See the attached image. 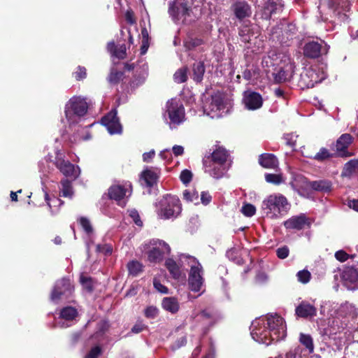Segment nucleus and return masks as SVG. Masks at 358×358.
I'll return each mask as SVG.
<instances>
[{
  "mask_svg": "<svg viewBox=\"0 0 358 358\" xmlns=\"http://www.w3.org/2000/svg\"><path fill=\"white\" fill-rule=\"evenodd\" d=\"M352 138L351 135L348 134H344L340 136L336 144V150L339 155L342 157H347L350 155L349 152L346 151V149L352 143Z\"/></svg>",
  "mask_w": 358,
  "mask_h": 358,
  "instance_id": "a878e982",
  "label": "nucleus"
},
{
  "mask_svg": "<svg viewBox=\"0 0 358 358\" xmlns=\"http://www.w3.org/2000/svg\"><path fill=\"white\" fill-rule=\"evenodd\" d=\"M187 79V69L182 67L176 71L173 75V80L177 83H182Z\"/></svg>",
  "mask_w": 358,
  "mask_h": 358,
  "instance_id": "79ce46f5",
  "label": "nucleus"
},
{
  "mask_svg": "<svg viewBox=\"0 0 358 358\" xmlns=\"http://www.w3.org/2000/svg\"><path fill=\"white\" fill-rule=\"evenodd\" d=\"M164 117H168L171 129L176 128L185 122V108L179 99L173 98L166 102Z\"/></svg>",
  "mask_w": 358,
  "mask_h": 358,
  "instance_id": "6e6552de",
  "label": "nucleus"
},
{
  "mask_svg": "<svg viewBox=\"0 0 358 358\" xmlns=\"http://www.w3.org/2000/svg\"><path fill=\"white\" fill-rule=\"evenodd\" d=\"M79 222L83 229L87 234H90L92 233L93 229L90 220L87 218L82 217L79 219Z\"/></svg>",
  "mask_w": 358,
  "mask_h": 358,
  "instance_id": "8fccbe9b",
  "label": "nucleus"
},
{
  "mask_svg": "<svg viewBox=\"0 0 358 358\" xmlns=\"http://www.w3.org/2000/svg\"><path fill=\"white\" fill-rule=\"evenodd\" d=\"M180 180L182 183L187 185L190 182L192 179V173L187 169L183 170L180 176Z\"/></svg>",
  "mask_w": 358,
  "mask_h": 358,
  "instance_id": "864d4df0",
  "label": "nucleus"
},
{
  "mask_svg": "<svg viewBox=\"0 0 358 358\" xmlns=\"http://www.w3.org/2000/svg\"><path fill=\"white\" fill-rule=\"evenodd\" d=\"M327 77V73L323 67L315 66L306 69L301 75V80L304 83L306 87H313L315 84L322 82Z\"/></svg>",
  "mask_w": 358,
  "mask_h": 358,
  "instance_id": "ddd939ff",
  "label": "nucleus"
},
{
  "mask_svg": "<svg viewBox=\"0 0 358 358\" xmlns=\"http://www.w3.org/2000/svg\"><path fill=\"white\" fill-rule=\"evenodd\" d=\"M117 113L116 109H113L101 119L102 124L110 134H121L122 131Z\"/></svg>",
  "mask_w": 358,
  "mask_h": 358,
  "instance_id": "a211bd4d",
  "label": "nucleus"
},
{
  "mask_svg": "<svg viewBox=\"0 0 358 358\" xmlns=\"http://www.w3.org/2000/svg\"><path fill=\"white\" fill-rule=\"evenodd\" d=\"M192 71L194 80L197 83L201 82L205 73L203 64L201 62H196L193 66Z\"/></svg>",
  "mask_w": 358,
  "mask_h": 358,
  "instance_id": "e433bc0d",
  "label": "nucleus"
},
{
  "mask_svg": "<svg viewBox=\"0 0 358 358\" xmlns=\"http://www.w3.org/2000/svg\"><path fill=\"white\" fill-rule=\"evenodd\" d=\"M55 165L57 168L66 176L75 180L80 175V169L75 166L68 160L64 159L63 155L57 152L55 157Z\"/></svg>",
  "mask_w": 358,
  "mask_h": 358,
  "instance_id": "2eb2a0df",
  "label": "nucleus"
},
{
  "mask_svg": "<svg viewBox=\"0 0 358 358\" xmlns=\"http://www.w3.org/2000/svg\"><path fill=\"white\" fill-rule=\"evenodd\" d=\"M107 50L112 57H117V59H124L126 56L125 45H121L117 48L114 42H109L107 45Z\"/></svg>",
  "mask_w": 358,
  "mask_h": 358,
  "instance_id": "c756f323",
  "label": "nucleus"
},
{
  "mask_svg": "<svg viewBox=\"0 0 358 358\" xmlns=\"http://www.w3.org/2000/svg\"><path fill=\"white\" fill-rule=\"evenodd\" d=\"M148 76V66L144 64L138 77H135L131 82L133 87H136L144 83Z\"/></svg>",
  "mask_w": 358,
  "mask_h": 358,
  "instance_id": "ea45409f",
  "label": "nucleus"
},
{
  "mask_svg": "<svg viewBox=\"0 0 358 358\" xmlns=\"http://www.w3.org/2000/svg\"><path fill=\"white\" fill-rule=\"evenodd\" d=\"M205 171L214 178H221L227 171L226 164H219L218 163L208 162H203Z\"/></svg>",
  "mask_w": 358,
  "mask_h": 358,
  "instance_id": "b1692460",
  "label": "nucleus"
},
{
  "mask_svg": "<svg viewBox=\"0 0 358 358\" xmlns=\"http://www.w3.org/2000/svg\"><path fill=\"white\" fill-rule=\"evenodd\" d=\"M96 250L99 252L104 253L105 255H110L112 252V248L109 245H97Z\"/></svg>",
  "mask_w": 358,
  "mask_h": 358,
  "instance_id": "680f3d73",
  "label": "nucleus"
},
{
  "mask_svg": "<svg viewBox=\"0 0 358 358\" xmlns=\"http://www.w3.org/2000/svg\"><path fill=\"white\" fill-rule=\"evenodd\" d=\"M74 74L76 80H82L86 77V69L85 67L78 66Z\"/></svg>",
  "mask_w": 358,
  "mask_h": 358,
  "instance_id": "052dcab7",
  "label": "nucleus"
},
{
  "mask_svg": "<svg viewBox=\"0 0 358 358\" xmlns=\"http://www.w3.org/2000/svg\"><path fill=\"white\" fill-rule=\"evenodd\" d=\"M183 199L187 202H192L195 204L199 203V194L194 189H185L183 193Z\"/></svg>",
  "mask_w": 358,
  "mask_h": 358,
  "instance_id": "4c0bfd02",
  "label": "nucleus"
},
{
  "mask_svg": "<svg viewBox=\"0 0 358 358\" xmlns=\"http://www.w3.org/2000/svg\"><path fill=\"white\" fill-rule=\"evenodd\" d=\"M123 73L112 69L108 77V80L111 84H117L120 80L122 79Z\"/></svg>",
  "mask_w": 358,
  "mask_h": 358,
  "instance_id": "c03bdc74",
  "label": "nucleus"
},
{
  "mask_svg": "<svg viewBox=\"0 0 358 358\" xmlns=\"http://www.w3.org/2000/svg\"><path fill=\"white\" fill-rule=\"evenodd\" d=\"M276 253L279 258L285 259L289 255V249L287 247L280 248L277 250Z\"/></svg>",
  "mask_w": 358,
  "mask_h": 358,
  "instance_id": "e2e57ef3",
  "label": "nucleus"
},
{
  "mask_svg": "<svg viewBox=\"0 0 358 358\" xmlns=\"http://www.w3.org/2000/svg\"><path fill=\"white\" fill-rule=\"evenodd\" d=\"M231 9L236 17L242 20L252 14L250 6L245 1H237L231 6Z\"/></svg>",
  "mask_w": 358,
  "mask_h": 358,
  "instance_id": "412c9836",
  "label": "nucleus"
},
{
  "mask_svg": "<svg viewBox=\"0 0 358 358\" xmlns=\"http://www.w3.org/2000/svg\"><path fill=\"white\" fill-rule=\"evenodd\" d=\"M227 158V151L223 148H218L212 153L211 160L210 162L218 163L219 164H225Z\"/></svg>",
  "mask_w": 358,
  "mask_h": 358,
  "instance_id": "72a5a7b5",
  "label": "nucleus"
},
{
  "mask_svg": "<svg viewBox=\"0 0 358 358\" xmlns=\"http://www.w3.org/2000/svg\"><path fill=\"white\" fill-rule=\"evenodd\" d=\"M328 4L330 8L335 10L346 12L350 8L349 0H329Z\"/></svg>",
  "mask_w": 358,
  "mask_h": 358,
  "instance_id": "2f4dec72",
  "label": "nucleus"
},
{
  "mask_svg": "<svg viewBox=\"0 0 358 358\" xmlns=\"http://www.w3.org/2000/svg\"><path fill=\"white\" fill-rule=\"evenodd\" d=\"M129 215L137 226L141 227L143 225V222L140 218V216L137 210H136L135 209L129 210Z\"/></svg>",
  "mask_w": 358,
  "mask_h": 358,
  "instance_id": "6e6d98bb",
  "label": "nucleus"
},
{
  "mask_svg": "<svg viewBox=\"0 0 358 358\" xmlns=\"http://www.w3.org/2000/svg\"><path fill=\"white\" fill-rule=\"evenodd\" d=\"M281 9L282 5L280 3H277L273 0H268L264 6L263 17L268 19L273 13Z\"/></svg>",
  "mask_w": 358,
  "mask_h": 358,
  "instance_id": "7c9ffc66",
  "label": "nucleus"
},
{
  "mask_svg": "<svg viewBox=\"0 0 358 358\" xmlns=\"http://www.w3.org/2000/svg\"><path fill=\"white\" fill-rule=\"evenodd\" d=\"M88 105L86 100L80 96H73L65 105L64 113L69 127L78 124L87 113Z\"/></svg>",
  "mask_w": 358,
  "mask_h": 358,
  "instance_id": "39448f33",
  "label": "nucleus"
},
{
  "mask_svg": "<svg viewBox=\"0 0 358 358\" xmlns=\"http://www.w3.org/2000/svg\"><path fill=\"white\" fill-rule=\"evenodd\" d=\"M165 266L173 278L178 279L180 278L181 275L180 268L173 259H166L165 262Z\"/></svg>",
  "mask_w": 358,
  "mask_h": 358,
  "instance_id": "473e14b6",
  "label": "nucleus"
},
{
  "mask_svg": "<svg viewBox=\"0 0 358 358\" xmlns=\"http://www.w3.org/2000/svg\"><path fill=\"white\" fill-rule=\"evenodd\" d=\"M343 285L350 290L358 289V263L347 266L341 274Z\"/></svg>",
  "mask_w": 358,
  "mask_h": 358,
  "instance_id": "dca6fc26",
  "label": "nucleus"
},
{
  "mask_svg": "<svg viewBox=\"0 0 358 358\" xmlns=\"http://www.w3.org/2000/svg\"><path fill=\"white\" fill-rule=\"evenodd\" d=\"M101 352V348L95 346L89 352L84 358H98Z\"/></svg>",
  "mask_w": 358,
  "mask_h": 358,
  "instance_id": "13d9d810",
  "label": "nucleus"
},
{
  "mask_svg": "<svg viewBox=\"0 0 358 358\" xmlns=\"http://www.w3.org/2000/svg\"><path fill=\"white\" fill-rule=\"evenodd\" d=\"M212 197L208 192H203L201 194V203L204 205L208 204L211 201Z\"/></svg>",
  "mask_w": 358,
  "mask_h": 358,
  "instance_id": "338daca9",
  "label": "nucleus"
},
{
  "mask_svg": "<svg viewBox=\"0 0 358 358\" xmlns=\"http://www.w3.org/2000/svg\"><path fill=\"white\" fill-rule=\"evenodd\" d=\"M287 229L301 230L309 224L308 219L304 214L292 216L283 223Z\"/></svg>",
  "mask_w": 358,
  "mask_h": 358,
  "instance_id": "5701e85b",
  "label": "nucleus"
},
{
  "mask_svg": "<svg viewBox=\"0 0 358 358\" xmlns=\"http://www.w3.org/2000/svg\"><path fill=\"white\" fill-rule=\"evenodd\" d=\"M61 186L60 195L64 197L72 198L73 191L71 182L67 179H64L61 181Z\"/></svg>",
  "mask_w": 358,
  "mask_h": 358,
  "instance_id": "c9c22d12",
  "label": "nucleus"
},
{
  "mask_svg": "<svg viewBox=\"0 0 358 358\" xmlns=\"http://www.w3.org/2000/svg\"><path fill=\"white\" fill-rule=\"evenodd\" d=\"M250 334L255 341L268 345L272 341H278L285 338V322L277 314L257 318L252 322Z\"/></svg>",
  "mask_w": 358,
  "mask_h": 358,
  "instance_id": "f257e3e1",
  "label": "nucleus"
},
{
  "mask_svg": "<svg viewBox=\"0 0 358 358\" xmlns=\"http://www.w3.org/2000/svg\"><path fill=\"white\" fill-rule=\"evenodd\" d=\"M267 279V275L265 273L260 272L256 275L255 281L259 284H262L266 282Z\"/></svg>",
  "mask_w": 358,
  "mask_h": 358,
  "instance_id": "774afa93",
  "label": "nucleus"
},
{
  "mask_svg": "<svg viewBox=\"0 0 358 358\" xmlns=\"http://www.w3.org/2000/svg\"><path fill=\"white\" fill-rule=\"evenodd\" d=\"M145 316L149 319H155L158 316L159 309L154 306L147 307L144 310Z\"/></svg>",
  "mask_w": 358,
  "mask_h": 358,
  "instance_id": "49530a36",
  "label": "nucleus"
},
{
  "mask_svg": "<svg viewBox=\"0 0 358 358\" xmlns=\"http://www.w3.org/2000/svg\"><path fill=\"white\" fill-rule=\"evenodd\" d=\"M292 188L303 197L310 196V190L329 192L331 184L328 180L308 181L306 178L299 177L292 183Z\"/></svg>",
  "mask_w": 358,
  "mask_h": 358,
  "instance_id": "0eeeda50",
  "label": "nucleus"
},
{
  "mask_svg": "<svg viewBox=\"0 0 358 358\" xmlns=\"http://www.w3.org/2000/svg\"><path fill=\"white\" fill-rule=\"evenodd\" d=\"M158 171L152 168L145 169L141 173V179L145 181L148 187L152 186L156 183L158 178Z\"/></svg>",
  "mask_w": 358,
  "mask_h": 358,
  "instance_id": "cd10ccee",
  "label": "nucleus"
},
{
  "mask_svg": "<svg viewBox=\"0 0 358 358\" xmlns=\"http://www.w3.org/2000/svg\"><path fill=\"white\" fill-rule=\"evenodd\" d=\"M335 257L340 262H345L348 259L349 255L345 251L339 250L335 253Z\"/></svg>",
  "mask_w": 358,
  "mask_h": 358,
  "instance_id": "0e129e2a",
  "label": "nucleus"
},
{
  "mask_svg": "<svg viewBox=\"0 0 358 358\" xmlns=\"http://www.w3.org/2000/svg\"><path fill=\"white\" fill-rule=\"evenodd\" d=\"M73 291V286L69 278H62L55 283L50 299L55 303L68 299Z\"/></svg>",
  "mask_w": 358,
  "mask_h": 358,
  "instance_id": "9b49d317",
  "label": "nucleus"
},
{
  "mask_svg": "<svg viewBox=\"0 0 358 358\" xmlns=\"http://www.w3.org/2000/svg\"><path fill=\"white\" fill-rule=\"evenodd\" d=\"M202 0H174L169 3L168 13L176 23H189L194 20L195 11Z\"/></svg>",
  "mask_w": 358,
  "mask_h": 358,
  "instance_id": "f03ea898",
  "label": "nucleus"
},
{
  "mask_svg": "<svg viewBox=\"0 0 358 358\" xmlns=\"http://www.w3.org/2000/svg\"><path fill=\"white\" fill-rule=\"evenodd\" d=\"M261 95L255 92H245L243 96V103L248 110H257L262 106Z\"/></svg>",
  "mask_w": 358,
  "mask_h": 358,
  "instance_id": "4be33fe9",
  "label": "nucleus"
},
{
  "mask_svg": "<svg viewBox=\"0 0 358 358\" xmlns=\"http://www.w3.org/2000/svg\"><path fill=\"white\" fill-rule=\"evenodd\" d=\"M277 55V50H271L267 55L264 56L262 59V65L266 67H270V66H277L278 65H280V64L278 62H275L273 60H271V57L272 56H276Z\"/></svg>",
  "mask_w": 358,
  "mask_h": 358,
  "instance_id": "a19ab883",
  "label": "nucleus"
},
{
  "mask_svg": "<svg viewBox=\"0 0 358 358\" xmlns=\"http://www.w3.org/2000/svg\"><path fill=\"white\" fill-rule=\"evenodd\" d=\"M295 312L299 317L310 319L316 316L317 308L314 304L303 301L296 306Z\"/></svg>",
  "mask_w": 358,
  "mask_h": 358,
  "instance_id": "aec40b11",
  "label": "nucleus"
},
{
  "mask_svg": "<svg viewBox=\"0 0 358 358\" xmlns=\"http://www.w3.org/2000/svg\"><path fill=\"white\" fill-rule=\"evenodd\" d=\"M298 136L295 134H288L285 136V140L286 141L287 145L292 148L296 145V139Z\"/></svg>",
  "mask_w": 358,
  "mask_h": 358,
  "instance_id": "4d7b16f0",
  "label": "nucleus"
},
{
  "mask_svg": "<svg viewBox=\"0 0 358 358\" xmlns=\"http://www.w3.org/2000/svg\"><path fill=\"white\" fill-rule=\"evenodd\" d=\"M78 316L77 310L72 306L63 308L59 312V320L56 326L66 328L71 325L72 321Z\"/></svg>",
  "mask_w": 358,
  "mask_h": 358,
  "instance_id": "6ab92c4d",
  "label": "nucleus"
},
{
  "mask_svg": "<svg viewBox=\"0 0 358 358\" xmlns=\"http://www.w3.org/2000/svg\"><path fill=\"white\" fill-rule=\"evenodd\" d=\"M153 285L155 288L160 293H168V288L162 285L158 280L154 279Z\"/></svg>",
  "mask_w": 358,
  "mask_h": 358,
  "instance_id": "bf43d9fd",
  "label": "nucleus"
},
{
  "mask_svg": "<svg viewBox=\"0 0 358 358\" xmlns=\"http://www.w3.org/2000/svg\"><path fill=\"white\" fill-rule=\"evenodd\" d=\"M299 342L306 348L309 354L314 352L313 340L310 335L301 333Z\"/></svg>",
  "mask_w": 358,
  "mask_h": 358,
  "instance_id": "f704fd0d",
  "label": "nucleus"
},
{
  "mask_svg": "<svg viewBox=\"0 0 358 358\" xmlns=\"http://www.w3.org/2000/svg\"><path fill=\"white\" fill-rule=\"evenodd\" d=\"M337 318H355L357 315V308L349 302L342 303L336 312Z\"/></svg>",
  "mask_w": 358,
  "mask_h": 358,
  "instance_id": "393cba45",
  "label": "nucleus"
},
{
  "mask_svg": "<svg viewBox=\"0 0 358 358\" xmlns=\"http://www.w3.org/2000/svg\"><path fill=\"white\" fill-rule=\"evenodd\" d=\"M310 273L307 270L300 271L296 274L298 280L303 284H306L310 281Z\"/></svg>",
  "mask_w": 358,
  "mask_h": 358,
  "instance_id": "09e8293b",
  "label": "nucleus"
},
{
  "mask_svg": "<svg viewBox=\"0 0 358 358\" xmlns=\"http://www.w3.org/2000/svg\"><path fill=\"white\" fill-rule=\"evenodd\" d=\"M242 213L247 217H252L256 213V208L250 203L244 204L241 208Z\"/></svg>",
  "mask_w": 358,
  "mask_h": 358,
  "instance_id": "de8ad7c7",
  "label": "nucleus"
},
{
  "mask_svg": "<svg viewBox=\"0 0 358 358\" xmlns=\"http://www.w3.org/2000/svg\"><path fill=\"white\" fill-rule=\"evenodd\" d=\"M261 208L266 218L279 220L288 213L291 205L283 194L273 193L264 199Z\"/></svg>",
  "mask_w": 358,
  "mask_h": 358,
  "instance_id": "7ed1b4c3",
  "label": "nucleus"
},
{
  "mask_svg": "<svg viewBox=\"0 0 358 358\" xmlns=\"http://www.w3.org/2000/svg\"><path fill=\"white\" fill-rule=\"evenodd\" d=\"M265 180L267 182L274 185H280L283 182L281 174L266 173L265 174Z\"/></svg>",
  "mask_w": 358,
  "mask_h": 358,
  "instance_id": "a18cd8bd",
  "label": "nucleus"
},
{
  "mask_svg": "<svg viewBox=\"0 0 358 358\" xmlns=\"http://www.w3.org/2000/svg\"><path fill=\"white\" fill-rule=\"evenodd\" d=\"M203 43V41L197 38H189L185 42V45L187 48L191 49L199 46Z\"/></svg>",
  "mask_w": 358,
  "mask_h": 358,
  "instance_id": "3c124183",
  "label": "nucleus"
},
{
  "mask_svg": "<svg viewBox=\"0 0 358 358\" xmlns=\"http://www.w3.org/2000/svg\"><path fill=\"white\" fill-rule=\"evenodd\" d=\"M330 154L326 148H321L320 150L315 155L314 159L317 161H323L330 157Z\"/></svg>",
  "mask_w": 358,
  "mask_h": 358,
  "instance_id": "5fc2aeb1",
  "label": "nucleus"
},
{
  "mask_svg": "<svg viewBox=\"0 0 358 358\" xmlns=\"http://www.w3.org/2000/svg\"><path fill=\"white\" fill-rule=\"evenodd\" d=\"M162 307L166 311L175 314L179 310L180 304L174 297H164L162 301Z\"/></svg>",
  "mask_w": 358,
  "mask_h": 358,
  "instance_id": "c85d7f7f",
  "label": "nucleus"
},
{
  "mask_svg": "<svg viewBox=\"0 0 358 358\" xmlns=\"http://www.w3.org/2000/svg\"><path fill=\"white\" fill-rule=\"evenodd\" d=\"M129 273L133 276L138 275L143 271V265L138 261H131L127 264Z\"/></svg>",
  "mask_w": 358,
  "mask_h": 358,
  "instance_id": "58836bf2",
  "label": "nucleus"
},
{
  "mask_svg": "<svg viewBox=\"0 0 358 358\" xmlns=\"http://www.w3.org/2000/svg\"><path fill=\"white\" fill-rule=\"evenodd\" d=\"M329 46L323 41L309 42L303 48L304 55L310 58L319 57L323 54H327Z\"/></svg>",
  "mask_w": 358,
  "mask_h": 358,
  "instance_id": "f3484780",
  "label": "nucleus"
},
{
  "mask_svg": "<svg viewBox=\"0 0 358 358\" xmlns=\"http://www.w3.org/2000/svg\"><path fill=\"white\" fill-rule=\"evenodd\" d=\"M228 110L227 103L224 100L223 95L220 93L214 94L203 106V111L211 118L222 117Z\"/></svg>",
  "mask_w": 358,
  "mask_h": 358,
  "instance_id": "9d476101",
  "label": "nucleus"
},
{
  "mask_svg": "<svg viewBox=\"0 0 358 358\" xmlns=\"http://www.w3.org/2000/svg\"><path fill=\"white\" fill-rule=\"evenodd\" d=\"M80 282L83 285L85 288H86L88 290L92 289V283L90 278H87V277H85L83 275H81L80 277Z\"/></svg>",
  "mask_w": 358,
  "mask_h": 358,
  "instance_id": "69168bd1",
  "label": "nucleus"
},
{
  "mask_svg": "<svg viewBox=\"0 0 358 358\" xmlns=\"http://www.w3.org/2000/svg\"><path fill=\"white\" fill-rule=\"evenodd\" d=\"M45 201L48 203V205L50 207V209L52 213H54V210L52 209V207H55L57 206H61L62 204V201L58 199V198H53L52 199H49L48 195L47 193H45Z\"/></svg>",
  "mask_w": 358,
  "mask_h": 358,
  "instance_id": "603ef678",
  "label": "nucleus"
},
{
  "mask_svg": "<svg viewBox=\"0 0 358 358\" xmlns=\"http://www.w3.org/2000/svg\"><path fill=\"white\" fill-rule=\"evenodd\" d=\"M280 62H283L282 64L278 65V72L273 73L275 80L279 83L289 80L292 77L295 68L289 55H282Z\"/></svg>",
  "mask_w": 358,
  "mask_h": 358,
  "instance_id": "4468645a",
  "label": "nucleus"
},
{
  "mask_svg": "<svg viewBox=\"0 0 358 358\" xmlns=\"http://www.w3.org/2000/svg\"><path fill=\"white\" fill-rule=\"evenodd\" d=\"M259 162L264 168L276 169L278 166V161L272 154H262L259 156Z\"/></svg>",
  "mask_w": 358,
  "mask_h": 358,
  "instance_id": "bb28decb",
  "label": "nucleus"
},
{
  "mask_svg": "<svg viewBox=\"0 0 358 358\" xmlns=\"http://www.w3.org/2000/svg\"><path fill=\"white\" fill-rule=\"evenodd\" d=\"M180 260L183 263L187 264L190 267L188 275V286L191 291L199 292L200 296L203 292L204 278L203 277V270L201 264L194 257L182 254L180 256Z\"/></svg>",
  "mask_w": 358,
  "mask_h": 358,
  "instance_id": "20e7f679",
  "label": "nucleus"
},
{
  "mask_svg": "<svg viewBox=\"0 0 358 358\" xmlns=\"http://www.w3.org/2000/svg\"><path fill=\"white\" fill-rule=\"evenodd\" d=\"M131 194V185L129 182L123 184H117L111 186L108 189V195L111 199L124 207L127 203V199Z\"/></svg>",
  "mask_w": 358,
  "mask_h": 358,
  "instance_id": "f8f14e48",
  "label": "nucleus"
},
{
  "mask_svg": "<svg viewBox=\"0 0 358 358\" xmlns=\"http://www.w3.org/2000/svg\"><path fill=\"white\" fill-rule=\"evenodd\" d=\"M181 211L180 201L176 196L167 194L156 203V213L161 219L176 218Z\"/></svg>",
  "mask_w": 358,
  "mask_h": 358,
  "instance_id": "423d86ee",
  "label": "nucleus"
},
{
  "mask_svg": "<svg viewBox=\"0 0 358 358\" xmlns=\"http://www.w3.org/2000/svg\"><path fill=\"white\" fill-rule=\"evenodd\" d=\"M145 250L148 255V259L151 263H159L164 257L171 252V248L165 241L159 239H152L148 243L145 244Z\"/></svg>",
  "mask_w": 358,
  "mask_h": 358,
  "instance_id": "1a4fd4ad",
  "label": "nucleus"
},
{
  "mask_svg": "<svg viewBox=\"0 0 358 358\" xmlns=\"http://www.w3.org/2000/svg\"><path fill=\"white\" fill-rule=\"evenodd\" d=\"M358 168V161L351 160L345 164L342 175L348 176Z\"/></svg>",
  "mask_w": 358,
  "mask_h": 358,
  "instance_id": "37998d69",
  "label": "nucleus"
}]
</instances>
